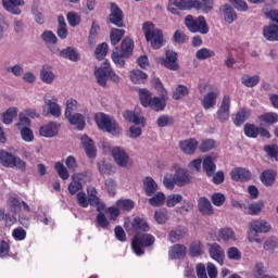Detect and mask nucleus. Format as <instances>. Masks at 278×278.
<instances>
[{
  "label": "nucleus",
  "instance_id": "obj_1",
  "mask_svg": "<svg viewBox=\"0 0 278 278\" xmlns=\"http://www.w3.org/2000/svg\"><path fill=\"white\" fill-rule=\"evenodd\" d=\"M270 229H273V226L270 223L266 222V219H252L249 223V242H256L257 244H262V238H260V233H268Z\"/></svg>",
  "mask_w": 278,
  "mask_h": 278
},
{
  "label": "nucleus",
  "instance_id": "obj_2",
  "mask_svg": "<svg viewBox=\"0 0 278 278\" xmlns=\"http://www.w3.org/2000/svg\"><path fill=\"white\" fill-rule=\"evenodd\" d=\"M142 30L147 42H150L152 49H160L164 46V35L160 28H155L153 23H143Z\"/></svg>",
  "mask_w": 278,
  "mask_h": 278
},
{
  "label": "nucleus",
  "instance_id": "obj_3",
  "mask_svg": "<svg viewBox=\"0 0 278 278\" xmlns=\"http://www.w3.org/2000/svg\"><path fill=\"white\" fill-rule=\"evenodd\" d=\"M96 123L102 131H108L112 136H121V127H118V124L112 117L103 113H98L96 114Z\"/></svg>",
  "mask_w": 278,
  "mask_h": 278
},
{
  "label": "nucleus",
  "instance_id": "obj_4",
  "mask_svg": "<svg viewBox=\"0 0 278 278\" xmlns=\"http://www.w3.org/2000/svg\"><path fill=\"white\" fill-rule=\"evenodd\" d=\"M155 244V237L151 233L135 235L131 249L137 255H144V247H153Z\"/></svg>",
  "mask_w": 278,
  "mask_h": 278
},
{
  "label": "nucleus",
  "instance_id": "obj_5",
  "mask_svg": "<svg viewBox=\"0 0 278 278\" xmlns=\"http://www.w3.org/2000/svg\"><path fill=\"white\" fill-rule=\"evenodd\" d=\"M185 25L192 34H207L210 27L203 15H200L198 18H194L192 15H188L185 18Z\"/></svg>",
  "mask_w": 278,
  "mask_h": 278
},
{
  "label": "nucleus",
  "instance_id": "obj_6",
  "mask_svg": "<svg viewBox=\"0 0 278 278\" xmlns=\"http://www.w3.org/2000/svg\"><path fill=\"white\" fill-rule=\"evenodd\" d=\"M201 10L199 0H169L167 10L170 14H179V10Z\"/></svg>",
  "mask_w": 278,
  "mask_h": 278
},
{
  "label": "nucleus",
  "instance_id": "obj_7",
  "mask_svg": "<svg viewBox=\"0 0 278 278\" xmlns=\"http://www.w3.org/2000/svg\"><path fill=\"white\" fill-rule=\"evenodd\" d=\"M112 66L110 65V62L104 61L100 67L94 68V77L99 84V86H102L105 88L108 86V79H110V72Z\"/></svg>",
  "mask_w": 278,
  "mask_h": 278
},
{
  "label": "nucleus",
  "instance_id": "obj_8",
  "mask_svg": "<svg viewBox=\"0 0 278 278\" xmlns=\"http://www.w3.org/2000/svg\"><path fill=\"white\" fill-rule=\"evenodd\" d=\"M25 5V0H2V8L9 14H13L14 16H21L23 14V8Z\"/></svg>",
  "mask_w": 278,
  "mask_h": 278
},
{
  "label": "nucleus",
  "instance_id": "obj_9",
  "mask_svg": "<svg viewBox=\"0 0 278 278\" xmlns=\"http://www.w3.org/2000/svg\"><path fill=\"white\" fill-rule=\"evenodd\" d=\"M43 101L48 108V112L54 116V118H60L62 116V108L58 104V98H55V96L47 93Z\"/></svg>",
  "mask_w": 278,
  "mask_h": 278
},
{
  "label": "nucleus",
  "instance_id": "obj_10",
  "mask_svg": "<svg viewBox=\"0 0 278 278\" xmlns=\"http://www.w3.org/2000/svg\"><path fill=\"white\" fill-rule=\"evenodd\" d=\"M231 110V97L224 96L217 110V118L220 123H227L229 121V112Z\"/></svg>",
  "mask_w": 278,
  "mask_h": 278
},
{
  "label": "nucleus",
  "instance_id": "obj_11",
  "mask_svg": "<svg viewBox=\"0 0 278 278\" xmlns=\"http://www.w3.org/2000/svg\"><path fill=\"white\" fill-rule=\"evenodd\" d=\"M112 157L117 166H121L122 168H126V166L129 165V154H127L125 149L121 147H114L112 149Z\"/></svg>",
  "mask_w": 278,
  "mask_h": 278
},
{
  "label": "nucleus",
  "instance_id": "obj_12",
  "mask_svg": "<svg viewBox=\"0 0 278 278\" xmlns=\"http://www.w3.org/2000/svg\"><path fill=\"white\" fill-rule=\"evenodd\" d=\"M123 10L118 8V4L111 2V13L109 15L110 23L116 27H124L125 24L123 23Z\"/></svg>",
  "mask_w": 278,
  "mask_h": 278
},
{
  "label": "nucleus",
  "instance_id": "obj_13",
  "mask_svg": "<svg viewBox=\"0 0 278 278\" xmlns=\"http://www.w3.org/2000/svg\"><path fill=\"white\" fill-rule=\"evenodd\" d=\"M131 227L130 229L128 226L126 227V230L128 233H135L136 236H140V233L149 231L151 228L149 227V224L141 217H135L131 222Z\"/></svg>",
  "mask_w": 278,
  "mask_h": 278
},
{
  "label": "nucleus",
  "instance_id": "obj_14",
  "mask_svg": "<svg viewBox=\"0 0 278 278\" xmlns=\"http://www.w3.org/2000/svg\"><path fill=\"white\" fill-rule=\"evenodd\" d=\"M208 253L212 260L217 262L220 266L225 264V250L218 243H208Z\"/></svg>",
  "mask_w": 278,
  "mask_h": 278
},
{
  "label": "nucleus",
  "instance_id": "obj_15",
  "mask_svg": "<svg viewBox=\"0 0 278 278\" xmlns=\"http://www.w3.org/2000/svg\"><path fill=\"white\" fill-rule=\"evenodd\" d=\"M89 205L97 207L98 212H105V204L99 199L97 189L94 187L87 188Z\"/></svg>",
  "mask_w": 278,
  "mask_h": 278
},
{
  "label": "nucleus",
  "instance_id": "obj_16",
  "mask_svg": "<svg viewBox=\"0 0 278 278\" xmlns=\"http://www.w3.org/2000/svg\"><path fill=\"white\" fill-rule=\"evenodd\" d=\"M163 66L168 68V71H179V63H177V52L167 50L166 56L163 60Z\"/></svg>",
  "mask_w": 278,
  "mask_h": 278
},
{
  "label": "nucleus",
  "instance_id": "obj_17",
  "mask_svg": "<svg viewBox=\"0 0 278 278\" xmlns=\"http://www.w3.org/2000/svg\"><path fill=\"white\" fill-rule=\"evenodd\" d=\"M81 147L85 150L87 157L92 160V157H97V147H94V142L88 136H83L80 139Z\"/></svg>",
  "mask_w": 278,
  "mask_h": 278
},
{
  "label": "nucleus",
  "instance_id": "obj_18",
  "mask_svg": "<svg viewBox=\"0 0 278 278\" xmlns=\"http://www.w3.org/2000/svg\"><path fill=\"white\" fill-rule=\"evenodd\" d=\"M123 116L128 123H134L135 125H139L140 127H144L146 125L144 116H142L140 112H138V110H135V112L125 111Z\"/></svg>",
  "mask_w": 278,
  "mask_h": 278
},
{
  "label": "nucleus",
  "instance_id": "obj_19",
  "mask_svg": "<svg viewBox=\"0 0 278 278\" xmlns=\"http://www.w3.org/2000/svg\"><path fill=\"white\" fill-rule=\"evenodd\" d=\"M230 177L233 181H249L251 172L244 167H236L230 172Z\"/></svg>",
  "mask_w": 278,
  "mask_h": 278
},
{
  "label": "nucleus",
  "instance_id": "obj_20",
  "mask_svg": "<svg viewBox=\"0 0 278 278\" xmlns=\"http://www.w3.org/2000/svg\"><path fill=\"white\" fill-rule=\"evenodd\" d=\"M175 177V184L176 186H179L180 188L184 186H188V184L192 182V177L190 174H188V170L184 168H179L174 174Z\"/></svg>",
  "mask_w": 278,
  "mask_h": 278
},
{
  "label": "nucleus",
  "instance_id": "obj_21",
  "mask_svg": "<svg viewBox=\"0 0 278 278\" xmlns=\"http://www.w3.org/2000/svg\"><path fill=\"white\" fill-rule=\"evenodd\" d=\"M199 147V141L194 138H189L179 142V149L187 155H192Z\"/></svg>",
  "mask_w": 278,
  "mask_h": 278
},
{
  "label": "nucleus",
  "instance_id": "obj_22",
  "mask_svg": "<svg viewBox=\"0 0 278 278\" xmlns=\"http://www.w3.org/2000/svg\"><path fill=\"white\" fill-rule=\"evenodd\" d=\"M58 129H60V124L50 122L40 127L39 134L40 136H43V138H55V136H58Z\"/></svg>",
  "mask_w": 278,
  "mask_h": 278
},
{
  "label": "nucleus",
  "instance_id": "obj_23",
  "mask_svg": "<svg viewBox=\"0 0 278 278\" xmlns=\"http://www.w3.org/2000/svg\"><path fill=\"white\" fill-rule=\"evenodd\" d=\"M188 253V249L184 244H174L169 248L168 256L170 260H184Z\"/></svg>",
  "mask_w": 278,
  "mask_h": 278
},
{
  "label": "nucleus",
  "instance_id": "obj_24",
  "mask_svg": "<svg viewBox=\"0 0 278 278\" xmlns=\"http://www.w3.org/2000/svg\"><path fill=\"white\" fill-rule=\"evenodd\" d=\"M260 179L266 188L275 186V180L277 179V172L275 169H265L262 172Z\"/></svg>",
  "mask_w": 278,
  "mask_h": 278
},
{
  "label": "nucleus",
  "instance_id": "obj_25",
  "mask_svg": "<svg viewBox=\"0 0 278 278\" xmlns=\"http://www.w3.org/2000/svg\"><path fill=\"white\" fill-rule=\"evenodd\" d=\"M198 210L204 216H212V214H214V206H212L210 199L205 197H202L198 200Z\"/></svg>",
  "mask_w": 278,
  "mask_h": 278
},
{
  "label": "nucleus",
  "instance_id": "obj_26",
  "mask_svg": "<svg viewBox=\"0 0 278 278\" xmlns=\"http://www.w3.org/2000/svg\"><path fill=\"white\" fill-rule=\"evenodd\" d=\"M219 94L220 92L218 90L207 92L202 100L204 110H212L216 105V99H218Z\"/></svg>",
  "mask_w": 278,
  "mask_h": 278
},
{
  "label": "nucleus",
  "instance_id": "obj_27",
  "mask_svg": "<svg viewBox=\"0 0 278 278\" xmlns=\"http://www.w3.org/2000/svg\"><path fill=\"white\" fill-rule=\"evenodd\" d=\"M60 56L64 58V60H70V62H79L81 60V55L73 47L61 50Z\"/></svg>",
  "mask_w": 278,
  "mask_h": 278
},
{
  "label": "nucleus",
  "instance_id": "obj_28",
  "mask_svg": "<svg viewBox=\"0 0 278 278\" xmlns=\"http://www.w3.org/2000/svg\"><path fill=\"white\" fill-rule=\"evenodd\" d=\"M263 36L269 42L277 41L278 40V25L277 24H271L269 26H265L263 28Z\"/></svg>",
  "mask_w": 278,
  "mask_h": 278
},
{
  "label": "nucleus",
  "instance_id": "obj_29",
  "mask_svg": "<svg viewBox=\"0 0 278 278\" xmlns=\"http://www.w3.org/2000/svg\"><path fill=\"white\" fill-rule=\"evenodd\" d=\"M157 189V182L152 177L148 176L143 179V190L147 197H153Z\"/></svg>",
  "mask_w": 278,
  "mask_h": 278
},
{
  "label": "nucleus",
  "instance_id": "obj_30",
  "mask_svg": "<svg viewBox=\"0 0 278 278\" xmlns=\"http://www.w3.org/2000/svg\"><path fill=\"white\" fill-rule=\"evenodd\" d=\"M188 236V229L184 226H179L169 232L170 242H179V240H184Z\"/></svg>",
  "mask_w": 278,
  "mask_h": 278
},
{
  "label": "nucleus",
  "instance_id": "obj_31",
  "mask_svg": "<svg viewBox=\"0 0 278 278\" xmlns=\"http://www.w3.org/2000/svg\"><path fill=\"white\" fill-rule=\"evenodd\" d=\"M66 118L68 123L71 125H75L76 128L79 129V131H81L86 127V118L84 117V115H81V113L70 115V117Z\"/></svg>",
  "mask_w": 278,
  "mask_h": 278
},
{
  "label": "nucleus",
  "instance_id": "obj_32",
  "mask_svg": "<svg viewBox=\"0 0 278 278\" xmlns=\"http://www.w3.org/2000/svg\"><path fill=\"white\" fill-rule=\"evenodd\" d=\"M149 205L152 207H162L166 203V194L164 192L159 191L151 195V198L148 201Z\"/></svg>",
  "mask_w": 278,
  "mask_h": 278
},
{
  "label": "nucleus",
  "instance_id": "obj_33",
  "mask_svg": "<svg viewBox=\"0 0 278 278\" xmlns=\"http://www.w3.org/2000/svg\"><path fill=\"white\" fill-rule=\"evenodd\" d=\"M214 160H216V157L213 156H206L203 160V169L208 177H214L216 173V163H214Z\"/></svg>",
  "mask_w": 278,
  "mask_h": 278
},
{
  "label": "nucleus",
  "instance_id": "obj_34",
  "mask_svg": "<svg viewBox=\"0 0 278 278\" xmlns=\"http://www.w3.org/2000/svg\"><path fill=\"white\" fill-rule=\"evenodd\" d=\"M149 108H151V110H154V112H164V109L166 108V96H163V98H152Z\"/></svg>",
  "mask_w": 278,
  "mask_h": 278
},
{
  "label": "nucleus",
  "instance_id": "obj_35",
  "mask_svg": "<svg viewBox=\"0 0 278 278\" xmlns=\"http://www.w3.org/2000/svg\"><path fill=\"white\" fill-rule=\"evenodd\" d=\"M81 175L84 174H73L72 175V182L68 185V192L70 194H77L83 188L81 182L79 180L81 179Z\"/></svg>",
  "mask_w": 278,
  "mask_h": 278
},
{
  "label": "nucleus",
  "instance_id": "obj_36",
  "mask_svg": "<svg viewBox=\"0 0 278 278\" xmlns=\"http://www.w3.org/2000/svg\"><path fill=\"white\" fill-rule=\"evenodd\" d=\"M40 79L43 84L51 85L55 80V74L49 70V66L45 65L40 71Z\"/></svg>",
  "mask_w": 278,
  "mask_h": 278
},
{
  "label": "nucleus",
  "instance_id": "obj_37",
  "mask_svg": "<svg viewBox=\"0 0 278 278\" xmlns=\"http://www.w3.org/2000/svg\"><path fill=\"white\" fill-rule=\"evenodd\" d=\"M17 114H18V109L14 106L8 109L7 112L2 114V123H4V125H12V121L16 118Z\"/></svg>",
  "mask_w": 278,
  "mask_h": 278
},
{
  "label": "nucleus",
  "instance_id": "obj_38",
  "mask_svg": "<svg viewBox=\"0 0 278 278\" xmlns=\"http://www.w3.org/2000/svg\"><path fill=\"white\" fill-rule=\"evenodd\" d=\"M249 116H251V110L249 109H241L237 114H236V118L233 121V124L237 127H240V125L244 124V121H247V118H249Z\"/></svg>",
  "mask_w": 278,
  "mask_h": 278
},
{
  "label": "nucleus",
  "instance_id": "obj_39",
  "mask_svg": "<svg viewBox=\"0 0 278 278\" xmlns=\"http://www.w3.org/2000/svg\"><path fill=\"white\" fill-rule=\"evenodd\" d=\"M260 81H261L260 75H253V76L245 75L241 77V83L243 84V86H245V88H255V86H257Z\"/></svg>",
  "mask_w": 278,
  "mask_h": 278
},
{
  "label": "nucleus",
  "instance_id": "obj_40",
  "mask_svg": "<svg viewBox=\"0 0 278 278\" xmlns=\"http://www.w3.org/2000/svg\"><path fill=\"white\" fill-rule=\"evenodd\" d=\"M123 36H125V29L112 28L110 35L111 45H113V47H116V45H118V42L123 40Z\"/></svg>",
  "mask_w": 278,
  "mask_h": 278
},
{
  "label": "nucleus",
  "instance_id": "obj_41",
  "mask_svg": "<svg viewBox=\"0 0 278 278\" xmlns=\"http://www.w3.org/2000/svg\"><path fill=\"white\" fill-rule=\"evenodd\" d=\"M139 99H140L141 105H143V108H149V105L153 101L151 91L149 89H140L139 90Z\"/></svg>",
  "mask_w": 278,
  "mask_h": 278
},
{
  "label": "nucleus",
  "instance_id": "obj_42",
  "mask_svg": "<svg viewBox=\"0 0 278 278\" xmlns=\"http://www.w3.org/2000/svg\"><path fill=\"white\" fill-rule=\"evenodd\" d=\"M263 210H264V201L254 202L249 204L248 214H250V216H260Z\"/></svg>",
  "mask_w": 278,
  "mask_h": 278
},
{
  "label": "nucleus",
  "instance_id": "obj_43",
  "mask_svg": "<svg viewBox=\"0 0 278 278\" xmlns=\"http://www.w3.org/2000/svg\"><path fill=\"white\" fill-rule=\"evenodd\" d=\"M147 79V74L140 70H132L130 72V80L132 84H144Z\"/></svg>",
  "mask_w": 278,
  "mask_h": 278
},
{
  "label": "nucleus",
  "instance_id": "obj_44",
  "mask_svg": "<svg viewBox=\"0 0 278 278\" xmlns=\"http://www.w3.org/2000/svg\"><path fill=\"white\" fill-rule=\"evenodd\" d=\"M134 51V40L131 38H125L122 41V53L124 56L129 58Z\"/></svg>",
  "mask_w": 278,
  "mask_h": 278
},
{
  "label": "nucleus",
  "instance_id": "obj_45",
  "mask_svg": "<svg viewBox=\"0 0 278 278\" xmlns=\"http://www.w3.org/2000/svg\"><path fill=\"white\" fill-rule=\"evenodd\" d=\"M58 21H59V26H58L56 34L59 38H62L64 40V38L68 36V29L66 28V21L62 15L59 16Z\"/></svg>",
  "mask_w": 278,
  "mask_h": 278
},
{
  "label": "nucleus",
  "instance_id": "obj_46",
  "mask_svg": "<svg viewBox=\"0 0 278 278\" xmlns=\"http://www.w3.org/2000/svg\"><path fill=\"white\" fill-rule=\"evenodd\" d=\"M188 94H190V90H188V87L184 85H178L173 93V99L174 101H179V99H184V97H188Z\"/></svg>",
  "mask_w": 278,
  "mask_h": 278
},
{
  "label": "nucleus",
  "instance_id": "obj_47",
  "mask_svg": "<svg viewBox=\"0 0 278 278\" xmlns=\"http://www.w3.org/2000/svg\"><path fill=\"white\" fill-rule=\"evenodd\" d=\"M258 118L262 123H265V125H275V123H278V114L273 112L265 113L258 116Z\"/></svg>",
  "mask_w": 278,
  "mask_h": 278
},
{
  "label": "nucleus",
  "instance_id": "obj_48",
  "mask_svg": "<svg viewBox=\"0 0 278 278\" xmlns=\"http://www.w3.org/2000/svg\"><path fill=\"white\" fill-rule=\"evenodd\" d=\"M224 18L226 23H233L238 18V14H236V10L229 5H224Z\"/></svg>",
  "mask_w": 278,
  "mask_h": 278
},
{
  "label": "nucleus",
  "instance_id": "obj_49",
  "mask_svg": "<svg viewBox=\"0 0 278 278\" xmlns=\"http://www.w3.org/2000/svg\"><path fill=\"white\" fill-rule=\"evenodd\" d=\"M54 168H55L59 177L61 179H63L64 181H66V179H68V177H71V174L68 173V168H66V166H64L63 163L56 162L54 164Z\"/></svg>",
  "mask_w": 278,
  "mask_h": 278
},
{
  "label": "nucleus",
  "instance_id": "obj_50",
  "mask_svg": "<svg viewBox=\"0 0 278 278\" xmlns=\"http://www.w3.org/2000/svg\"><path fill=\"white\" fill-rule=\"evenodd\" d=\"M181 201H184V195L179 193L169 194L165 199V203L168 207H175V205H178Z\"/></svg>",
  "mask_w": 278,
  "mask_h": 278
},
{
  "label": "nucleus",
  "instance_id": "obj_51",
  "mask_svg": "<svg viewBox=\"0 0 278 278\" xmlns=\"http://www.w3.org/2000/svg\"><path fill=\"white\" fill-rule=\"evenodd\" d=\"M111 58H112L114 64H116V66H118V68L125 67V58H127V56H125L123 54V52L118 53V48H115V51H113Z\"/></svg>",
  "mask_w": 278,
  "mask_h": 278
},
{
  "label": "nucleus",
  "instance_id": "obj_52",
  "mask_svg": "<svg viewBox=\"0 0 278 278\" xmlns=\"http://www.w3.org/2000/svg\"><path fill=\"white\" fill-rule=\"evenodd\" d=\"M77 111V100L70 98L65 102V118L71 117Z\"/></svg>",
  "mask_w": 278,
  "mask_h": 278
},
{
  "label": "nucleus",
  "instance_id": "obj_53",
  "mask_svg": "<svg viewBox=\"0 0 278 278\" xmlns=\"http://www.w3.org/2000/svg\"><path fill=\"white\" fill-rule=\"evenodd\" d=\"M189 253L192 257H199V255H203V244H201L199 241L193 242L189 248Z\"/></svg>",
  "mask_w": 278,
  "mask_h": 278
},
{
  "label": "nucleus",
  "instance_id": "obj_54",
  "mask_svg": "<svg viewBox=\"0 0 278 278\" xmlns=\"http://www.w3.org/2000/svg\"><path fill=\"white\" fill-rule=\"evenodd\" d=\"M219 238L225 242H229V240H236V232L231 228H222L219 230Z\"/></svg>",
  "mask_w": 278,
  "mask_h": 278
},
{
  "label": "nucleus",
  "instance_id": "obj_55",
  "mask_svg": "<svg viewBox=\"0 0 278 278\" xmlns=\"http://www.w3.org/2000/svg\"><path fill=\"white\" fill-rule=\"evenodd\" d=\"M174 124H175V119L173 118V116H169V115H161L156 119L157 127H170V125H174Z\"/></svg>",
  "mask_w": 278,
  "mask_h": 278
},
{
  "label": "nucleus",
  "instance_id": "obj_56",
  "mask_svg": "<svg viewBox=\"0 0 278 278\" xmlns=\"http://www.w3.org/2000/svg\"><path fill=\"white\" fill-rule=\"evenodd\" d=\"M215 55L216 53L207 48H202L195 53L198 60H210V58H214Z\"/></svg>",
  "mask_w": 278,
  "mask_h": 278
},
{
  "label": "nucleus",
  "instance_id": "obj_57",
  "mask_svg": "<svg viewBox=\"0 0 278 278\" xmlns=\"http://www.w3.org/2000/svg\"><path fill=\"white\" fill-rule=\"evenodd\" d=\"M211 201L215 207H220L225 205V201H227V198L222 192H215L211 197Z\"/></svg>",
  "mask_w": 278,
  "mask_h": 278
},
{
  "label": "nucleus",
  "instance_id": "obj_58",
  "mask_svg": "<svg viewBox=\"0 0 278 278\" xmlns=\"http://www.w3.org/2000/svg\"><path fill=\"white\" fill-rule=\"evenodd\" d=\"M244 134L248 136V138H256L260 136V127L253 124H245Z\"/></svg>",
  "mask_w": 278,
  "mask_h": 278
},
{
  "label": "nucleus",
  "instance_id": "obj_59",
  "mask_svg": "<svg viewBox=\"0 0 278 278\" xmlns=\"http://www.w3.org/2000/svg\"><path fill=\"white\" fill-rule=\"evenodd\" d=\"M14 155L10 154V152H7L5 150H0V164L2 166H12V160Z\"/></svg>",
  "mask_w": 278,
  "mask_h": 278
},
{
  "label": "nucleus",
  "instance_id": "obj_60",
  "mask_svg": "<svg viewBox=\"0 0 278 278\" xmlns=\"http://www.w3.org/2000/svg\"><path fill=\"white\" fill-rule=\"evenodd\" d=\"M41 39L43 40V42H46L47 45H56L58 43V37L55 36V34H53V31L51 30H46L41 34Z\"/></svg>",
  "mask_w": 278,
  "mask_h": 278
},
{
  "label": "nucleus",
  "instance_id": "obj_61",
  "mask_svg": "<svg viewBox=\"0 0 278 278\" xmlns=\"http://www.w3.org/2000/svg\"><path fill=\"white\" fill-rule=\"evenodd\" d=\"M265 153L270 157L271 160H275L278 162V146L277 144H267L264 147Z\"/></svg>",
  "mask_w": 278,
  "mask_h": 278
},
{
  "label": "nucleus",
  "instance_id": "obj_62",
  "mask_svg": "<svg viewBox=\"0 0 278 278\" xmlns=\"http://www.w3.org/2000/svg\"><path fill=\"white\" fill-rule=\"evenodd\" d=\"M67 23L71 27H77L81 23V16L79 13L70 12L67 13Z\"/></svg>",
  "mask_w": 278,
  "mask_h": 278
},
{
  "label": "nucleus",
  "instance_id": "obj_63",
  "mask_svg": "<svg viewBox=\"0 0 278 278\" xmlns=\"http://www.w3.org/2000/svg\"><path fill=\"white\" fill-rule=\"evenodd\" d=\"M97 60H103L105 55H108V43H100L94 51Z\"/></svg>",
  "mask_w": 278,
  "mask_h": 278
},
{
  "label": "nucleus",
  "instance_id": "obj_64",
  "mask_svg": "<svg viewBox=\"0 0 278 278\" xmlns=\"http://www.w3.org/2000/svg\"><path fill=\"white\" fill-rule=\"evenodd\" d=\"M173 40H174V42H176V45H186V42H188L189 38L181 30H176L173 35Z\"/></svg>",
  "mask_w": 278,
  "mask_h": 278
}]
</instances>
